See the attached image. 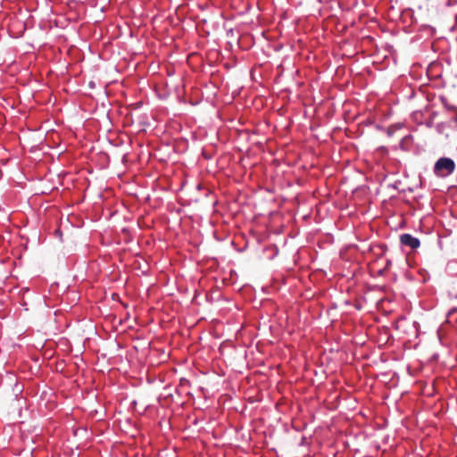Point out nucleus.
Returning a JSON list of instances; mask_svg holds the SVG:
<instances>
[{
    "label": "nucleus",
    "instance_id": "nucleus-4",
    "mask_svg": "<svg viewBox=\"0 0 457 457\" xmlns=\"http://www.w3.org/2000/svg\"><path fill=\"white\" fill-rule=\"evenodd\" d=\"M454 311H455V309L450 311L449 314L453 313V312H454Z\"/></svg>",
    "mask_w": 457,
    "mask_h": 457
},
{
    "label": "nucleus",
    "instance_id": "nucleus-3",
    "mask_svg": "<svg viewBox=\"0 0 457 457\" xmlns=\"http://www.w3.org/2000/svg\"><path fill=\"white\" fill-rule=\"evenodd\" d=\"M454 111L456 112V116H455L454 120L457 121V108H454Z\"/></svg>",
    "mask_w": 457,
    "mask_h": 457
},
{
    "label": "nucleus",
    "instance_id": "nucleus-1",
    "mask_svg": "<svg viewBox=\"0 0 457 457\" xmlns=\"http://www.w3.org/2000/svg\"><path fill=\"white\" fill-rule=\"evenodd\" d=\"M455 163L450 158H440L435 164L434 171L438 176H448L454 171Z\"/></svg>",
    "mask_w": 457,
    "mask_h": 457
},
{
    "label": "nucleus",
    "instance_id": "nucleus-2",
    "mask_svg": "<svg viewBox=\"0 0 457 457\" xmlns=\"http://www.w3.org/2000/svg\"><path fill=\"white\" fill-rule=\"evenodd\" d=\"M400 242L403 245L409 246L411 249L420 247V240L412 237L411 234H403L400 236Z\"/></svg>",
    "mask_w": 457,
    "mask_h": 457
}]
</instances>
